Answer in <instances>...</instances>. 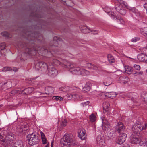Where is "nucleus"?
<instances>
[{
    "label": "nucleus",
    "mask_w": 147,
    "mask_h": 147,
    "mask_svg": "<svg viewBox=\"0 0 147 147\" xmlns=\"http://www.w3.org/2000/svg\"><path fill=\"white\" fill-rule=\"evenodd\" d=\"M63 67L69 68L70 71L73 74L83 75H88L90 74L89 71L81 68L79 67H74L73 64L70 63H68L66 65L63 64Z\"/></svg>",
    "instance_id": "obj_1"
},
{
    "label": "nucleus",
    "mask_w": 147,
    "mask_h": 147,
    "mask_svg": "<svg viewBox=\"0 0 147 147\" xmlns=\"http://www.w3.org/2000/svg\"><path fill=\"white\" fill-rule=\"evenodd\" d=\"M75 140L71 134L65 135L61 139L60 144L61 147H70L75 143Z\"/></svg>",
    "instance_id": "obj_2"
},
{
    "label": "nucleus",
    "mask_w": 147,
    "mask_h": 147,
    "mask_svg": "<svg viewBox=\"0 0 147 147\" xmlns=\"http://www.w3.org/2000/svg\"><path fill=\"white\" fill-rule=\"evenodd\" d=\"M26 138L28 143L30 145L36 144L40 142L39 137L36 133H33L27 135Z\"/></svg>",
    "instance_id": "obj_3"
},
{
    "label": "nucleus",
    "mask_w": 147,
    "mask_h": 147,
    "mask_svg": "<svg viewBox=\"0 0 147 147\" xmlns=\"http://www.w3.org/2000/svg\"><path fill=\"white\" fill-rule=\"evenodd\" d=\"M147 128V124H144V125L140 122H137L133 125L132 130L135 133L140 131Z\"/></svg>",
    "instance_id": "obj_4"
},
{
    "label": "nucleus",
    "mask_w": 147,
    "mask_h": 147,
    "mask_svg": "<svg viewBox=\"0 0 147 147\" xmlns=\"http://www.w3.org/2000/svg\"><path fill=\"white\" fill-rule=\"evenodd\" d=\"M29 126L26 123L21 124L20 126L18 127L17 128V132L20 134H23L29 131Z\"/></svg>",
    "instance_id": "obj_5"
},
{
    "label": "nucleus",
    "mask_w": 147,
    "mask_h": 147,
    "mask_svg": "<svg viewBox=\"0 0 147 147\" xmlns=\"http://www.w3.org/2000/svg\"><path fill=\"white\" fill-rule=\"evenodd\" d=\"M48 65L43 62H40L37 63L35 66V68L37 70L44 71L47 69Z\"/></svg>",
    "instance_id": "obj_6"
},
{
    "label": "nucleus",
    "mask_w": 147,
    "mask_h": 147,
    "mask_svg": "<svg viewBox=\"0 0 147 147\" xmlns=\"http://www.w3.org/2000/svg\"><path fill=\"white\" fill-rule=\"evenodd\" d=\"M15 135L11 133H8L5 138L6 147L11 143L15 138Z\"/></svg>",
    "instance_id": "obj_7"
},
{
    "label": "nucleus",
    "mask_w": 147,
    "mask_h": 147,
    "mask_svg": "<svg viewBox=\"0 0 147 147\" xmlns=\"http://www.w3.org/2000/svg\"><path fill=\"white\" fill-rule=\"evenodd\" d=\"M125 129L124 126L121 122H119L116 126L115 129L116 132L120 134L124 133L123 132Z\"/></svg>",
    "instance_id": "obj_8"
},
{
    "label": "nucleus",
    "mask_w": 147,
    "mask_h": 147,
    "mask_svg": "<svg viewBox=\"0 0 147 147\" xmlns=\"http://www.w3.org/2000/svg\"><path fill=\"white\" fill-rule=\"evenodd\" d=\"M127 136V134L125 133L119 134V137L117 138L116 141V143L119 144H122L125 140Z\"/></svg>",
    "instance_id": "obj_9"
},
{
    "label": "nucleus",
    "mask_w": 147,
    "mask_h": 147,
    "mask_svg": "<svg viewBox=\"0 0 147 147\" xmlns=\"http://www.w3.org/2000/svg\"><path fill=\"white\" fill-rule=\"evenodd\" d=\"M115 9L117 12L122 15H124L126 14V10L123 9L122 5L119 3L115 5Z\"/></svg>",
    "instance_id": "obj_10"
},
{
    "label": "nucleus",
    "mask_w": 147,
    "mask_h": 147,
    "mask_svg": "<svg viewBox=\"0 0 147 147\" xmlns=\"http://www.w3.org/2000/svg\"><path fill=\"white\" fill-rule=\"evenodd\" d=\"M47 69L48 70V75L51 77H54L58 74L57 71L54 67H51L48 66Z\"/></svg>",
    "instance_id": "obj_11"
},
{
    "label": "nucleus",
    "mask_w": 147,
    "mask_h": 147,
    "mask_svg": "<svg viewBox=\"0 0 147 147\" xmlns=\"http://www.w3.org/2000/svg\"><path fill=\"white\" fill-rule=\"evenodd\" d=\"M80 29L81 31L83 33H86L89 32H88V30H90L91 33L93 34H97L98 33V31L95 30H91L87 27L84 26L83 28H81Z\"/></svg>",
    "instance_id": "obj_12"
},
{
    "label": "nucleus",
    "mask_w": 147,
    "mask_h": 147,
    "mask_svg": "<svg viewBox=\"0 0 147 147\" xmlns=\"http://www.w3.org/2000/svg\"><path fill=\"white\" fill-rule=\"evenodd\" d=\"M140 140L138 137L136 135L132 134L130 136V142L133 144H137L140 142Z\"/></svg>",
    "instance_id": "obj_13"
},
{
    "label": "nucleus",
    "mask_w": 147,
    "mask_h": 147,
    "mask_svg": "<svg viewBox=\"0 0 147 147\" xmlns=\"http://www.w3.org/2000/svg\"><path fill=\"white\" fill-rule=\"evenodd\" d=\"M78 137L82 140H84L85 137L84 136L86 133L85 130L83 128L79 129L78 131Z\"/></svg>",
    "instance_id": "obj_14"
},
{
    "label": "nucleus",
    "mask_w": 147,
    "mask_h": 147,
    "mask_svg": "<svg viewBox=\"0 0 147 147\" xmlns=\"http://www.w3.org/2000/svg\"><path fill=\"white\" fill-rule=\"evenodd\" d=\"M110 106V104L109 102H105L103 104V107L104 109V112L105 114H109L110 112L108 111V108Z\"/></svg>",
    "instance_id": "obj_15"
},
{
    "label": "nucleus",
    "mask_w": 147,
    "mask_h": 147,
    "mask_svg": "<svg viewBox=\"0 0 147 147\" xmlns=\"http://www.w3.org/2000/svg\"><path fill=\"white\" fill-rule=\"evenodd\" d=\"M96 142L97 144L100 146L103 147L105 145V143L104 140L100 136H99L97 137Z\"/></svg>",
    "instance_id": "obj_16"
},
{
    "label": "nucleus",
    "mask_w": 147,
    "mask_h": 147,
    "mask_svg": "<svg viewBox=\"0 0 147 147\" xmlns=\"http://www.w3.org/2000/svg\"><path fill=\"white\" fill-rule=\"evenodd\" d=\"M138 59L140 61H144L147 62V56L144 53L139 54L137 56Z\"/></svg>",
    "instance_id": "obj_17"
},
{
    "label": "nucleus",
    "mask_w": 147,
    "mask_h": 147,
    "mask_svg": "<svg viewBox=\"0 0 147 147\" xmlns=\"http://www.w3.org/2000/svg\"><path fill=\"white\" fill-rule=\"evenodd\" d=\"M104 11L105 12L107 13L112 18L114 19L116 18V16L115 15L114 12H111V9L109 7H106Z\"/></svg>",
    "instance_id": "obj_18"
},
{
    "label": "nucleus",
    "mask_w": 147,
    "mask_h": 147,
    "mask_svg": "<svg viewBox=\"0 0 147 147\" xmlns=\"http://www.w3.org/2000/svg\"><path fill=\"white\" fill-rule=\"evenodd\" d=\"M105 97H108L111 98H113L116 96V93L114 92H104L103 94Z\"/></svg>",
    "instance_id": "obj_19"
},
{
    "label": "nucleus",
    "mask_w": 147,
    "mask_h": 147,
    "mask_svg": "<svg viewBox=\"0 0 147 147\" xmlns=\"http://www.w3.org/2000/svg\"><path fill=\"white\" fill-rule=\"evenodd\" d=\"M11 147H24L23 142L20 140H17Z\"/></svg>",
    "instance_id": "obj_20"
},
{
    "label": "nucleus",
    "mask_w": 147,
    "mask_h": 147,
    "mask_svg": "<svg viewBox=\"0 0 147 147\" xmlns=\"http://www.w3.org/2000/svg\"><path fill=\"white\" fill-rule=\"evenodd\" d=\"M119 79L121 83L125 84H126L129 81V78L125 76H120Z\"/></svg>",
    "instance_id": "obj_21"
},
{
    "label": "nucleus",
    "mask_w": 147,
    "mask_h": 147,
    "mask_svg": "<svg viewBox=\"0 0 147 147\" xmlns=\"http://www.w3.org/2000/svg\"><path fill=\"white\" fill-rule=\"evenodd\" d=\"M112 80L111 78H106L103 82V84L105 86H109L112 83Z\"/></svg>",
    "instance_id": "obj_22"
},
{
    "label": "nucleus",
    "mask_w": 147,
    "mask_h": 147,
    "mask_svg": "<svg viewBox=\"0 0 147 147\" xmlns=\"http://www.w3.org/2000/svg\"><path fill=\"white\" fill-rule=\"evenodd\" d=\"M34 90V88L32 87H29L24 89L22 91V92H24L26 94H30Z\"/></svg>",
    "instance_id": "obj_23"
},
{
    "label": "nucleus",
    "mask_w": 147,
    "mask_h": 147,
    "mask_svg": "<svg viewBox=\"0 0 147 147\" xmlns=\"http://www.w3.org/2000/svg\"><path fill=\"white\" fill-rule=\"evenodd\" d=\"M45 91L46 94H49L53 92L54 89L51 86H48L45 88Z\"/></svg>",
    "instance_id": "obj_24"
},
{
    "label": "nucleus",
    "mask_w": 147,
    "mask_h": 147,
    "mask_svg": "<svg viewBox=\"0 0 147 147\" xmlns=\"http://www.w3.org/2000/svg\"><path fill=\"white\" fill-rule=\"evenodd\" d=\"M125 71L128 74H130L133 72L132 68L128 66H125L124 67Z\"/></svg>",
    "instance_id": "obj_25"
},
{
    "label": "nucleus",
    "mask_w": 147,
    "mask_h": 147,
    "mask_svg": "<svg viewBox=\"0 0 147 147\" xmlns=\"http://www.w3.org/2000/svg\"><path fill=\"white\" fill-rule=\"evenodd\" d=\"M108 125L107 120H102V127L103 130L105 131L106 130V129L108 128Z\"/></svg>",
    "instance_id": "obj_26"
},
{
    "label": "nucleus",
    "mask_w": 147,
    "mask_h": 147,
    "mask_svg": "<svg viewBox=\"0 0 147 147\" xmlns=\"http://www.w3.org/2000/svg\"><path fill=\"white\" fill-rule=\"evenodd\" d=\"M91 88L89 83H87L85 85L84 87L83 88V90L86 92H88L90 90Z\"/></svg>",
    "instance_id": "obj_27"
},
{
    "label": "nucleus",
    "mask_w": 147,
    "mask_h": 147,
    "mask_svg": "<svg viewBox=\"0 0 147 147\" xmlns=\"http://www.w3.org/2000/svg\"><path fill=\"white\" fill-rule=\"evenodd\" d=\"M82 98V96L80 94H74V100H79Z\"/></svg>",
    "instance_id": "obj_28"
},
{
    "label": "nucleus",
    "mask_w": 147,
    "mask_h": 147,
    "mask_svg": "<svg viewBox=\"0 0 147 147\" xmlns=\"http://www.w3.org/2000/svg\"><path fill=\"white\" fill-rule=\"evenodd\" d=\"M107 58L109 62L111 63H113L115 62V60L113 56L111 54H108L107 55Z\"/></svg>",
    "instance_id": "obj_29"
},
{
    "label": "nucleus",
    "mask_w": 147,
    "mask_h": 147,
    "mask_svg": "<svg viewBox=\"0 0 147 147\" xmlns=\"http://www.w3.org/2000/svg\"><path fill=\"white\" fill-rule=\"evenodd\" d=\"M131 11L134 13L135 14V15L137 17L140 16V14L139 11L135 8L133 7Z\"/></svg>",
    "instance_id": "obj_30"
},
{
    "label": "nucleus",
    "mask_w": 147,
    "mask_h": 147,
    "mask_svg": "<svg viewBox=\"0 0 147 147\" xmlns=\"http://www.w3.org/2000/svg\"><path fill=\"white\" fill-rule=\"evenodd\" d=\"M140 144L141 146L147 147V138L141 140L140 142Z\"/></svg>",
    "instance_id": "obj_31"
},
{
    "label": "nucleus",
    "mask_w": 147,
    "mask_h": 147,
    "mask_svg": "<svg viewBox=\"0 0 147 147\" xmlns=\"http://www.w3.org/2000/svg\"><path fill=\"white\" fill-rule=\"evenodd\" d=\"M1 34L3 36L7 38H10L11 37V35L10 34L5 31L2 32Z\"/></svg>",
    "instance_id": "obj_32"
},
{
    "label": "nucleus",
    "mask_w": 147,
    "mask_h": 147,
    "mask_svg": "<svg viewBox=\"0 0 147 147\" xmlns=\"http://www.w3.org/2000/svg\"><path fill=\"white\" fill-rule=\"evenodd\" d=\"M6 137L0 135V140L2 142V144H3L6 147V140L4 138Z\"/></svg>",
    "instance_id": "obj_33"
},
{
    "label": "nucleus",
    "mask_w": 147,
    "mask_h": 147,
    "mask_svg": "<svg viewBox=\"0 0 147 147\" xmlns=\"http://www.w3.org/2000/svg\"><path fill=\"white\" fill-rule=\"evenodd\" d=\"M53 40L55 42V43H57L58 44H59V42H61L62 39L57 36H54L53 37Z\"/></svg>",
    "instance_id": "obj_34"
},
{
    "label": "nucleus",
    "mask_w": 147,
    "mask_h": 147,
    "mask_svg": "<svg viewBox=\"0 0 147 147\" xmlns=\"http://www.w3.org/2000/svg\"><path fill=\"white\" fill-rule=\"evenodd\" d=\"M90 120L92 122H94L96 119V117L94 114H92L89 117Z\"/></svg>",
    "instance_id": "obj_35"
},
{
    "label": "nucleus",
    "mask_w": 147,
    "mask_h": 147,
    "mask_svg": "<svg viewBox=\"0 0 147 147\" xmlns=\"http://www.w3.org/2000/svg\"><path fill=\"white\" fill-rule=\"evenodd\" d=\"M53 100H55L56 101H61L63 100V98L61 96H54L53 97Z\"/></svg>",
    "instance_id": "obj_36"
},
{
    "label": "nucleus",
    "mask_w": 147,
    "mask_h": 147,
    "mask_svg": "<svg viewBox=\"0 0 147 147\" xmlns=\"http://www.w3.org/2000/svg\"><path fill=\"white\" fill-rule=\"evenodd\" d=\"M12 70V69L11 67H3L2 69V71H9Z\"/></svg>",
    "instance_id": "obj_37"
},
{
    "label": "nucleus",
    "mask_w": 147,
    "mask_h": 147,
    "mask_svg": "<svg viewBox=\"0 0 147 147\" xmlns=\"http://www.w3.org/2000/svg\"><path fill=\"white\" fill-rule=\"evenodd\" d=\"M142 34L145 36H147V27H145L141 31Z\"/></svg>",
    "instance_id": "obj_38"
},
{
    "label": "nucleus",
    "mask_w": 147,
    "mask_h": 147,
    "mask_svg": "<svg viewBox=\"0 0 147 147\" xmlns=\"http://www.w3.org/2000/svg\"><path fill=\"white\" fill-rule=\"evenodd\" d=\"M143 74V72L141 71L139 72H136L133 74L135 76H140Z\"/></svg>",
    "instance_id": "obj_39"
},
{
    "label": "nucleus",
    "mask_w": 147,
    "mask_h": 147,
    "mask_svg": "<svg viewBox=\"0 0 147 147\" xmlns=\"http://www.w3.org/2000/svg\"><path fill=\"white\" fill-rule=\"evenodd\" d=\"M90 103V102L89 101H87L86 102H84L81 103L80 104V106L82 107H85L86 106H89Z\"/></svg>",
    "instance_id": "obj_40"
},
{
    "label": "nucleus",
    "mask_w": 147,
    "mask_h": 147,
    "mask_svg": "<svg viewBox=\"0 0 147 147\" xmlns=\"http://www.w3.org/2000/svg\"><path fill=\"white\" fill-rule=\"evenodd\" d=\"M53 65H58V64H60V62L57 59H54L53 60Z\"/></svg>",
    "instance_id": "obj_41"
},
{
    "label": "nucleus",
    "mask_w": 147,
    "mask_h": 147,
    "mask_svg": "<svg viewBox=\"0 0 147 147\" xmlns=\"http://www.w3.org/2000/svg\"><path fill=\"white\" fill-rule=\"evenodd\" d=\"M67 122L66 120L64 119L62 121V123L61 124L62 127H65L67 125Z\"/></svg>",
    "instance_id": "obj_42"
},
{
    "label": "nucleus",
    "mask_w": 147,
    "mask_h": 147,
    "mask_svg": "<svg viewBox=\"0 0 147 147\" xmlns=\"http://www.w3.org/2000/svg\"><path fill=\"white\" fill-rule=\"evenodd\" d=\"M117 22L118 23L123 25H124L125 24V22L122 18H120V19L118 20Z\"/></svg>",
    "instance_id": "obj_43"
},
{
    "label": "nucleus",
    "mask_w": 147,
    "mask_h": 147,
    "mask_svg": "<svg viewBox=\"0 0 147 147\" xmlns=\"http://www.w3.org/2000/svg\"><path fill=\"white\" fill-rule=\"evenodd\" d=\"M134 67L136 69L138 70H140V66L138 65H134Z\"/></svg>",
    "instance_id": "obj_44"
},
{
    "label": "nucleus",
    "mask_w": 147,
    "mask_h": 147,
    "mask_svg": "<svg viewBox=\"0 0 147 147\" xmlns=\"http://www.w3.org/2000/svg\"><path fill=\"white\" fill-rule=\"evenodd\" d=\"M6 47L5 44V43H1L0 44V47H2L1 48V49L0 50H3Z\"/></svg>",
    "instance_id": "obj_45"
},
{
    "label": "nucleus",
    "mask_w": 147,
    "mask_h": 147,
    "mask_svg": "<svg viewBox=\"0 0 147 147\" xmlns=\"http://www.w3.org/2000/svg\"><path fill=\"white\" fill-rule=\"evenodd\" d=\"M139 40V38L138 37H136L133 38L131 40V41L133 42H135Z\"/></svg>",
    "instance_id": "obj_46"
},
{
    "label": "nucleus",
    "mask_w": 147,
    "mask_h": 147,
    "mask_svg": "<svg viewBox=\"0 0 147 147\" xmlns=\"http://www.w3.org/2000/svg\"><path fill=\"white\" fill-rule=\"evenodd\" d=\"M91 69L96 70L98 69V67L95 65L93 64Z\"/></svg>",
    "instance_id": "obj_47"
},
{
    "label": "nucleus",
    "mask_w": 147,
    "mask_h": 147,
    "mask_svg": "<svg viewBox=\"0 0 147 147\" xmlns=\"http://www.w3.org/2000/svg\"><path fill=\"white\" fill-rule=\"evenodd\" d=\"M67 97L70 99H72V100H74V94H68L67 95Z\"/></svg>",
    "instance_id": "obj_48"
},
{
    "label": "nucleus",
    "mask_w": 147,
    "mask_h": 147,
    "mask_svg": "<svg viewBox=\"0 0 147 147\" xmlns=\"http://www.w3.org/2000/svg\"><path fill=\"white\" fill-rule=\"evenodd\" d=\"M6 131H2L1 133H0V135H1L5 137L6 136Z\"/></svg>",
    "instance_id": "obj_49"
},
{
    "label": "nucleus",
    "mask_w": 147,
    "mask_h": 147,
    "mask_svg": "<svg viewBox=\"0 0 147 147\" xmlns=\"http://www.w3.org/2000/svg\"><path fill=\"white\" fill-rule=\"evenodd\" d=\"M93 65V64L90 63H88L87 64V65L88 67L91 69L92 68Z\"/></svg>",
    "instance_id": "obj_50"
},
{
    "label": "nucleus",
    "mask_w": 147,
    "mask_h": 147,
    "mask_svg": "<svg viewBox=\"0 0 147 147\" xmlns=\"http://www.w3.org/2000/svg\"><path fill=\"white\" fill-rule=\"evenodd\" d=\"M42 141L43 144H46L47 143V140H46L45 138H42Z\"/></svg>",
    "instance_id": "obj_51"
},
{
    "label": "nucleus",
    "mask_w": 147,
    "mask_h": 147,
    "mask_svg": "<svg viewBox=\"0 0 147 147\" xmlns=\"http://www.w3.org/2000/svg\"><path fill=\"white\" fill-rule=\"evenodd\" d=\"M41 135L42 139L45 138V135L43 133L41 132Z\"/></svg>",
    "instance_id": "obj_52"
},
{
    "label": "nucleus",
    "mask_w": 147,
    "mask_h": 147,
    "mask_svg": "<svg viewBox=\"0 0 147 147\" xmlns=\"http://www.w3.org/2000/svg\"><path fill=\"white\" fill-rule=\"evenodd\" d=\"M3 20V19L2 16L0 15V22H2Z\"/></svg>",
    "instance_id": "obj_53"
},
{
    "label": "nucleus",
    "mask_w": 147,
    "mask_h": 147,
    "mask_svg": "<svg viewBox=\"0 0 147 147\" xmlns=\"http://www.w3.org/2000/svg\"><path fill=\"white\" fill-rule=\"evenodd\" d=\"M143 7L146 9H147V4L146 3H145Z\"/></svg>",
    "instance_id": "obj_54"
},
{
    "label": "nucleus",
    "mask_w": 147,
    "mask_h": 147,
    "mask_svg": "<svg viewBox=\"0 0 147 147\" xmlns=\"http://www.w3.org/2000/svg\"><path fill=\"white\" fill-rule=\"evenodd\" d=\"M13 70L15 72H16L18 71V69L16 67H13Z\"/></svg>",
    "instance_id": "obj_55"
},
{
    "label": "nucleus",
    "mask_w": 147,
    "mask_h": 147,
    "mask_svg": "<svg viewBox=\"0 0 147 147\" xmlns=\"http://www.w3.org/2000/svg\"><path fill=\"white\" fill-rule=\"evenodd\" d=\"M127 9H128L129 10H130L131 11L132 10V7H128L127 8Z\"/></svg>",
    "instance_id": "obj_56"
},
{
    "label": "nucleus",
    "mask_w": 147,
    "mask_h": 147,
    "mask_svg": "<svg viewBox=\"0 0 147 147\" xmlns=\"http://www.w3.org/2000/svg\"><path fill=\"white\" fill-rule=\"evenodd\" d=\"M18 47H19L20 48H22L23 47H24V46L22 45H19V44L18 45Z\"/></svg>",
    "instance_id": "obj_57"
},
{
    "label": "nucleus",
    "mask_w": 147,
    "mask_h": 147,
    "mask_svg": "<svg viewBox=\"0 0 147 147\" xmlns=\"http://www.w3.org/2000/svg\"><path fill=\"white\" fill-rule=\"evenodd\" d=\"M28 49V51L27 52V53H29V52L31 51V49Z\"/></svg>",
    "instance_id": "obj_58"
},
{
    "label": "nucleus",
    "mask_w": 147,
    "mask_h": 147,
    "mask_svg": "<svg viewBox=\"0 0 147 147\" xmlns=\"http://www.w3.org/2000/svg\"><path fill=\"white\" fill-rule=\"evenodd\" d=\"M49 143H48L45 146V147H49Z\"/></svg>",
    "instance_id": "obj_59"
},
{
    "label": "nucleus",
    "mask_w": 147,
    "mask_h": 147,
    "mask_svg": "<svg viewBox=\"0 0 147 147\" xmlns=\"http://www.w3.org/2000/svg\"><path fill=\"white\" fill-rule=\"evenodd\" d=\"M145 49H147V45H146L145 47H144V50H145Z\"/></svg>",
    "instance_id": "obj_60"
},
{
    "label": "nucleus",
    "mask_w": 147,
    "mask_h": 147,
    "mask_svg": "<svg viewBox=\"0 0 147 147\" xmlns=\"http://www.w3.org/2000/svg\"><path fill=\"white\" fill-rule=\"evenodd\" d=\"M1 50H0V57L1 56V55H2V53L1 52Z\"/></svg>",
    "instance_id": "obj_61"
},
{
    "label": "nucleus",
    "mask_w": 147,
    "mask_h": 147,
    "mask_svg": "<svg viewBox=\"0 0 147 147\" xmlns=\"http://www.w3.org/2000/svg\"><path fill=\"white\" fill-rule=\"evenodd\" d=\"M53 142H52L51 143V146H52V144H53Z\"/></svg>",
    "instance_id": "obj_62"
},
{
    "label": "nucleus",
    "mask_w": 147,
    "mask_h": 147,
    "mask_svg": "<svg viewBox=\"0 0 147 147\" xmlns=\"http://www.w3.org/2000/svg\"><path fill=\"white\" fill-rule=\"evenodd\" d=\"M2 106H3V105H0V106H1V107H2Z\"/></svg>",
    "instance_id": "obj_63"
},
{
    "label": "nucleus",
    "mask_w": 147,
    "mask_h": 147,
    "mask_svg": "<svg viewBox=\"0 0 147 147\" xmlns=\"http://www.w3.org/2000/svg\"><path fill=\"white\" fill-rule=\"evenodd\" d=\"M146 13L147 14V9H146Z\"/></svg>",
    "instance_id": "obj_64"
}]
</instances>
